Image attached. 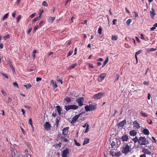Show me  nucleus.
I'll return each instance as SVG.
<instances>
[{
	"label": "nucleus",
	"instance_id": "nucleus-1",
	"mask_svg": "<svg viewBox=\"0 0 157 157\" xmlns=\"http://www.w3.org/2000/svg\"><path fill=\"white\" fill-rule=\"evenodd\" d=\"M131 150V146H129L128 144L126 143L122 147L121 151L123 153H124L125 155H127L129 152Z\"/></svg>",
	"mask_w": 157,
	"mask_h": 157
},
{
	"label": "nucleus",
	"instance_id": "nucleus-2",
	"mask_svg": "<svg viewBox=\"0 0 157 157\" xmlns=\"http://www.w3.org/2000/svg\"><path fill=\"white\" fill-rule=\"evenodd\" d=\"M139 144L141 145H145L149 144L147 140H146L145 137L141 136L139 139Z\"/></svg>",
	"mask_w": 157,
	"mask_h": 157
},
{
	"label": "nucleus",
	"instance_id": "nucleus-3",
	"mask_svg": "<svg viewBox=\"0 0 157 157\" xmlns=\"http://www.w3.org/2000/svg\"><path fill=\"white\" fill-rule=\"evenodd\" d=\"M112 148H113L115 150H117L118 147V142L117 141V138H115L113 139L111 144Z\"/></svg>",
	"mask_w": 157,
	"mask_h": 157
},
{
	"label": "nucleus",
	"instance_id": "nucleus-4",
	"mask_svg": "<svg viewBox=\"0 0 157 157\" xmlns=\"http://www.w3.org/2000/svg\"><path fill=\"white\" fill-rule=\"evenodd\" d=\"M102 92H99L98 94H95L93 97V98L94 99L98 100L100 99L103 95Z\"/></svg>",
	"mask_w": 157,
	"mask_h": 157
},
{
	"label": "nucleus",
	"instance_id": "nucleus-5",
	"mask_svg": "<svg viewBox=\"0 0 157 157\" xmlns=\"http://www.w3.org/2000/svg\"><path fill=\"white\" fill-rule=\"evenodd\" d=\"M84 101V98L81 97L77 99L76 102L78 103L79 106H82L83 105Z\"/></svg>",
	"mask_w": 157,
	"mask_h": 157
},
{
	"label": "nucleus",
	"instance_id": "nucleus-6",
	"mask_svg": "<svg viewBox=\"0 0 157 157\" xmlns=\"http://www.w3.org/2000/svg\"><path fill=\"white\" fill-rule=\"evenodd\" d=\"M44 127L46 130L49 131L50 130L51 126L49 122H46L44 124Z\"/></svg>",
	"mask_w": 157,
	"mask_h": 157
},
{
	"label": "nucleus",
	"instance_id": "nucleus-7",
	"mask_svg": "<svg viewBox=\"0 0 157 157\" xmlns=\"http://www.w3.org/2000/svg\"><path fill=\"white\" fill-rule=\"evenodd\" d=\"M81 114V113H80L79 114L76 115L75 116H74L72 118V121H71V123L72 124H74L78 118L79 117H80Z\"/></svg>",
	"mask_w": 157,
	"mask_h": 157
},
{
	"label": "nucleus",
	"instance_id": "nucleus-8",
	"mask_svg": "<svg viewBox=\"0 0 157 157\" xmlns=\"http://www.w3.org/2000/svg\"><path fill=\"white\" fill-rule=\"evenodd\" d=\"M68 153V150L67 149H65L61 153V156L62 157H67V155Z\"/></svg>",
	"mask_w": 157,
	"mask_h": 157
},
{
	"label": "nucleus",
	"instance_id": "nucleus-9",
	"mask_svg": "<svg viewBox=\"0 0 157 157\" xmlns=\"http://www.w3.org/2000/svg\"><path fill=\"white\" fill-rule=\"evenodd\" d=\"M110 154L113 156H116L117 157L118 156V151L117 150H115L113 148H112V151L110 152Z\"/></svg>",
	"mask_w": 157,
	"mask_h": 157
},
{
	"label": "nucleus",
	"instance_id": "nucleus-10",
	"mask_svg": "<svg viewBox=\"0 0 157 157\" xmlns=\"http://www.w3.org/2000/svg\"><path fill=\"white\" fill-rule=\"evenodd\" d=\"M106 76V73H102L99 76L98 80L99 82H101L104 80Z\"/></svg>",
	"mask_w": 157,
	"mask_h": 157
},
{
	"label": "nucleus",
	"instance_id": "nucleus-11",
	"mask_svg": "<svg viewBox=\"0 0 157 157\" xmlns=\"http://www.w3.org/2000/svg\"><path fill=\"white\" fill-rule=\"evenodd\" d=\"M142 152L144 154H147L151 155V151H150L147 149L144 148L142 150Z\"/></svg>",
	"mask_w": 157,
	"mask_h": 157
},
{
	"label": "nucleus",
	"instance_id": "nucleus-12",
	"mask_svg": "<svg viewBox=\"0 0 157 157\" xmlns=\"http://www.w3.org/2000/svg\"><path fill=\"white\" fill-rule=\"evenodd\" d=\"M50 83L54 89L57 87V85L56 84V82L55 81L53 80H51Z\"/></svg>",
	"mask_w": 157,
	"mask_h": 157
},
{
	"label": "nucleus",
	"instance_id": "nucleus-13",
	"mask_svg": "<svg viewBox=\"0 0 157 157\" xmlns=\"http://www.w3.org/2000/svg\"><path fill=\"white\" fill-rule=\"evenodd\" d=\"M121 140L123 142L126 141L127 142L128 140V135H123L122 137Z\"/></svg>",
	"mask_w": 157,
	"mask_h": 157
},
{
	"label": "nucleus",
	"instance_id": "nucleus-14",
	"mask_svg": "<svg viewBox=\"0 0 157 157\" xmlns=\"http://www.w3.org/2000/svg\"><path fill=\"white\" fill-rule=\"evenodd\" d=\"M133 126L136 128L139 129L140 128V124L138 123L136 121H133Z\"/></svg>",
	"mask_w": 157,
	"mask_h": 157
},
{
	"label": "nucleus",
	"instance_id": "nucleus-15",
	"mask_svg": "<svg viewBox=\"0 0 157 157\" xmlns=\"http://www.w3.org/2000/svg\"><path fill=\"white\" fill-rule=\"evenodd\" d=\"M68 127L64 128L62 130V133L64 135H66L67 134L68 131Z\"/></svg>",
	"mask_w": 157,
	"mask_h": 157
},
{
	"label": "nucleus",
	"instance_id": "nucleus-16",
	"mask_svg": "<svg viewBox=\"0 0 157 157\" xmlns=\"http://www.w3.org/2000/svg\"><path fill=\"white\" fill-rule=\"evenodd\" d=\"M137 134V132L135 130H131L129 132V134L131 136H135Z\"/></svg>",
	"mask_w": 157,
	"mask_h": 157
},
{
	"label": "nucleus",
	"instance_id": "nucleus-17",
	"mask_svg": "<svg viewBox=\"0 0 157 157\" xmlns=\"http://www.w3.org/2000/svg\"><path fill=\"white\" fill-rule=\"evenodd\" d=\"M142 132L145 135H148L149 134V130L146 128H144Z\"/></svg>",
	"mask_w": 157,
	"mask_h": 157
},
{
	"label": "nucleus",
	"instance_id": "nucleus-18",
	"mask_svg": "<svg viewBox=\"0 0 157 157\" xmlns=\"http://www.w3.org/2000/svg\"><path fill=\"white\" fill-rule=\"evenodd\" d=\"M126 123V121L124 120L120 122L119 123H118V126H119L120 127H123Z\"/></svg>",
	"mask_w": 157,
	"mask_h": 157
},
{
	"label": "nucleus",
	"instance_id": "nucleus-19",
	"mask_svg": "<svg viewBox=\"0 0 157 157\" xmlns=\"http://www.w3.org/2000/svg\"><path fill=\"white\" fill-rule=\"evenodd\" d=\"M60 117H57L56 120V124H55V125L56 126V127L57 128L59 126V122L60 121Z\"/></svg>",
	"mask_w": 157,
	"mask_h": 157
},
{
	"label": "nucleus",
	"instance_id": "nucleus-20",
	"mask_svg": "<svg viewBox=\"0 0 157 157\" xmlns=\"http://www.w3.org/2000/svg\"><path fill=\"white\" fill-rule=\"evenodd\" d=\"M57 111L58 112L59 115H60L61 114V112L62 111V109L60 108V106L59 105H57L56 107Z\"/></svg>",
	"mask_w": 157,
	"mask_h": 157
},
{
	"label": "nucleus",
	"instance_id": "nucleus-21",
	"mask_svg": "<svg viewBox=\"0 0 157 157\" xmlns=\"http://www.w3.org/2000/svg\"><path fill=\"white\" fill-rule=\"evenodd\" d=\"M8 63L10 67L14 71V69L13 68V66L12 64V62L10 59L7 60Z\"/></svg>",
	"mask_w": 157,
	"mask_h": 157
},
{
	"label": "nucleus",
	"instance_id": "nucleus-22",
	"mask_svg": "<svg viewBox=\"0 0 157 157\" xmlns=\"http://www.w3.org/2000/svg\"><path fill=\"white\" fill-rule=\"evenodd\" d=\"M89 106L91 111H93L96 108V105L90 104Z\"/></svg>",
	"mask_w": 157,
	"mask_h": 157
},
{
	"label": "nucleus",
	"instance_id": "nucleus-23",
	"mask_svg": "<svg viewBox=\"0 0 157 157\" xmlns=\"http://www.w3.org/2000/svg\"><path fill=\"white\" fill-rule=\"evenodd\" d=\"M55 17H49L48 20V21L49 23H52L53 22V21L55 20Z\"/></svg>",
	"mask_w": 157,
	"mask_h": 157
},
{
	"label": "nucleus",
	"instance_id": "nucleus-24",
	"mask_svg": "<svg viewBox=\"0 0 157 157\" xmlns=\"http://www.w3.org/2000/svg\"><path fill=\"white\" fill-rule=\"evenodd\" d=\"M150 13L151 16V17L152 16V18H153L154 16L156 14L155 13V11L153 8L151 9V10L150 11Z\"/></svg>",
	"mask_w": 157,
	"mask_h": 157
},
{
	"label": "nucleus",
	"instance_id": "nucleus-25",
	"mask_svg": "<svg viewBox=\"0 0 157 157\" xmlns=\"http://www.w3.org/2000/svg\"><path fill=\"white\" fill-rule=\"evenodd\" d=\"M41 18V13H40L39 16L36 17V18H35L33 20V22H34L36 21L37 20H39Z\"/></svg>",
	"mask_w": 157,
	"mask_h": 157
},
{
	"label": "nucleus",
	"instance_id": "nucleus-26",
	"mask_svg": "<svg viewBox=\"0 0 157 157\" xmlns=\"http://www.w3.org/2000/svg\"><path fill=\"white\" fill-rule=\"evenodd\" d=\"M90 139L88 138H86L83 143V145H84L89 142Z\"/></svg>",
	"mask_w": 157,
	"mask_h": 157
},
{
	"label": "nucleus",
	"instance_id": "nucleus-27",
	"mask_svg": "<svg viewBox=\"0 0 157 157\" xmlns=\"http://www.w3.org/2000/svg\"><path fill=\"white\" fill-rule=\"evenodd\" d=\"M76 65V63H74V64H72L70 67L68 68V70H70L73 69V68H75Z\"/></svg>",
	"mask_w": 157,
	"mask_h": 157
},
{
	"label": "nucleus",
	"instance_id": "nucleus-28",
	"mask_svg": "<svg viewBox=\"0 0 157 157\" xmlns=\"http://www.w3.org/2000/svg\"><path fill=\"white\" fill-rule=\"evenodd\" d=\"M64 100L66 101V102L67 103L71 101L70 98L68 97H66L64 99Z\"/></svg>",
	"mask_w": 157,
	"mask_h": 157
},
{
	"label": "nucleus",
	"instance_id": "nucleus-29",
	"mask_svg": "<svg viewBox=\"0 0 157 157\" xmlns=\"http://www.w3.org/2000/svg\"><path fill=\"white\" fill-rule=\"evenodd\" d=\"M65 109L67 111H68L70 109H71V105L65 106Z\"/></svg>",
	"mask_w": 157,
	"mask_h": 157
},
{
	"label": "nucleus",
	"instance_id": "nucleus-30",
	"mask_svg": "<svg viewBox=\"0 0 157 157\" xmlns=\"http://www.w3.org/2000/svg\"><path fill=\"white\" fill-rule=\"evenodd\" d=\"M117 39V36L116 35H113L111 39L112 40H116Z\"/></svg>",
	"mask_w": 157,
	"mask_h": 157
},
{
	"label": "nucleus",
	"instance_id": "nucleus-31",
	"mask_svg": "<svg viewBox=\"0 0 157 157\" xmlns=\"http://www.w3.org/2000/svg\"><path fill=\"white\" fill-rule=\"evenodd\" d=\"M132 141L135 143H136L137 142H138L139 139L137 136H135V137L132 139Z\"/></svg>",
	"mask_w": 157,
	"mask_h": 157
},
{
	"label": "nucleus",
	"instance_id": "nucleus-32",
	"mask_svg": "<svg viewBox=\"0 0 157 157\" xmlns=\"http://www.w3.org/2000/svg\"><path fill=\"white\" fill-rule=\"evenodd\" d=\"M85 109L86 111H91L90 106L86 105L85 107Z\"/></svg>",
	"mask_w": 157,
	"mask_h": 157
},
{
	"label": "nucleus",
	"instance_id": "nucleus-33",
	"mask_svg": "<svg viewBox=\"0 0 157 157\" xmlns=\"http://www.w3.org/2000/svg\"><path fill=\"white\" fill-rule=\"evenodd\" d=\"M8 15L9 13L6 14L3 17L2 20L4 21L5 19H6L8 17Z\"/></svg>",
	"mask_w": 157,
	"mask_h": 157
},
{
	"label": "nucleus",
	"instance_id": "nucleus-34",
	"mask_svg": "<svg viewBox=\"0 0 157 157\" xmlns=\"http://www.w3.org/2000/svg\"><path fill=\"white\" fill-rule=\"evenodd\" d=\"M24 86L27 89L30 88L31 87V85L29 83L27 85H24Z\"/></svg>",
	"mask_w": 157,
	"mask_h": 157
},
{
	"label": "nucleus",
	"instance_id": "nucleus-35",
	"mask_svg": "<svg viewBox=\"0 0 157 157\" xmlns=\"http://www.w3.org/2000/svg\"><path fill=\"white\" fill-rule=\"evenodd\" d=\"M78 108V107L75 105H71V109L75 110L77 109Z\"/></svg>",
	"mask_w": 157,
	"mask_h": 157
},
{
	"label": "nucleus",
	"instance_id": "nucleus-36",
	"mask_svg": "<svg viewBox=\"0 0 157 157\" xmlns=\"http://www.w3.org/2000/svg\"><path fill=\"white\" fill-rule=\"evenodd\" d=\"M132 22V20L131 19H129L127 20L126 24L127 25H129L130 23Z\"/></svg>",
	"mask_w": 157,
	"mask_h": 157
},
{
	"label": "nucleus",
	"instance_id": "nucleus-37",
	"mask_svg": "<svg viewBox=\"0 0 157 157\" xmlns=\"http://www.w3.org/2000/svg\"><path fill=\"white\" fill-rule=\"evenodd\" d=\"M59 76H57L56 78V81L57 82H60L61 84H63V81L62 79H59L58 78Z\"/></svg>",
	"mask_w": 157,
	"mask_h": 157
},
{
	"label": "nucleus",
	"instance_id": "nucleus-38",
	"mask_svg": "<svg viewBox=\"0 0 157 157\" xmlns=\"http://www.w3.org/2000/svg\"><path fill=\"white\" fill-rule=\"evenodd\" d=\"M102 29L101 27H100L98 29V32L99 34H101L102 33Z\"/></svg>",
	"mask_w": 157,
	"mask_h": 157
},
{
	"label": "nucleus",
	"instance_id": "nucleus-39",
	"mask_svg": "<svg viewBox=\"0 0 157 157\" xmlns=\"http://www.w3.org/2000/svg\"><path fill=\"white\" fill-rule=\"evenodd\" d=\"M42 5L43 6H48V5L46 1H44L42 4Z\"/></svg>",
	"mask_w": 157,
	"mask_h": 157
},
{
	"label": "nucleus",
	"instance_id": "nucleus-40",
	"mask_svg": "<svg viewBox=\"0 0 157 157\" xmlns=\"http://www.w3.org/2000/svg\"><path fill=\"white\" fill-rule=\"evenodd\" d=\"M39 25H36L34 28L33 29V31L34 32H35L36 30L37 29L39 28Z\"/></svg>",
	"mask_w": 157,
	"mask_h": 157
},
{
	"label": "nucleus",
	"instance_id": "nucleus-41",
	"mask_svg": "<svg viewBox=\"0 0 157 157\" xmlns=\"http://www.w3.org/2000/svg\"><path fill=\"white\" fill-rule=\"evenodd\" d=\"M10 36L9 35H7L3 37L4 39L5 40H6L7 39L9 38Z\"/></svg>",
	"mask_w": 157,
	"mask_h": 157
},
{
	"label": "nucleus",
	"instance_id": "nucleus-42",
	"mask_svg": "<svg viewBox=\"0 0 157 157\" xmlns=\"http://www.w3.org/2000/svg\"><path fill=\"white\" fill-rule=\"evenodd\" d=\"M74 141L75 143V144L77 146H80V144L79 143H78L77 142V141L75 139Z\"/></svg>",
	"mask_w": 157,
	"mask_h": 157
},
{
	"label": "nucleus",
	"instance_id": "nucleus-43",
	"mask_svg": "<svg viewBox=\"0 0 157 157\" xmlns=\"http://www.w3.org/2000/svg\"><path fill=\"white\" fill-rule=\"evenodd\" d=\"M21 15H19L17 18V23H18L20 20L21 19Z\"/></svg>",
	"mask_w": 157,
	"mask_h": 157
},
{
	"label": "nucleus",
	"instance_id": "nucleus-44",
	"mask_svg": "<svg viewBox=\"0 0 157 157\" xmlns=\"http://www.w3.org/2000/svg\"><path fill=\"white\" fill-rule=\"evenodd\" d=\"M89 124H87V126H86V129L85 131V133H87L89 131Z\"/></svg>",
	"mask_w": 157,
	"mask_h": 157
},
{
	"label": "nucleus",
	"instance_id": "nucleus-45",
	"mask_svg": "<svg viewBox=\"0 0 157 157\" xmlns=\"http://www.w3.org/2000/svg\"><path fill=\"white\" fill-rule=\"evenodd\" d=\"M140 114L142 116H143L144 117H147V115L145 113L141 112Z\"/></svg>",
	"mask_w": 157,
	"mask_h": 157
},
{
	"label": "nucleus",
	"instance_id": "nucleus-46",
	"mask_svg": "<svg viewBox=\"0 0 157 157\" xmlns=\"http://www.w3.org/2000/svg\"><path fill=\"white\" fill-rule=\"evenodd\" d=\"M44 21H41L38 25L39 27H40L42 26V24L44 23Z\"/></svg>",
	"mask_w": 157,
	"mask_h": 157
},
{
	"label": "nucleus",
	"instance_id": "nucleus-47",
	"mask_svg": "<svg viewBox=\"0 0 157 157\" xmlns=\"http://www.w3.org/2000/svg\"><path fill=\"white\" fill-rule=\"evenodd\" d=\"M109 61V59L108 57H107V58L105 60L104 62L103 63L104 65H105Z\"/></svg>",
	"mask_w": 157,
	"mask_h": 157
},
{
	"label": "nucleus",
	"instance_id": "nucleus-48",
	"mask_svg": "<svg viewBox=\"0 0 157 157\" xmlns=\"http://www.w3.org/2000/svg\"><path fill=\"white\" fill-rule=\"evenodd\" d=\"M1 92L3 95V96H5L7 95L6 93L3 90H2Z\"/></svg>",
	"mask_w": 157,
	"mask_h": 157
},
{
	"label": "nucleus",
	"instance_id": "nucleus-49",
	"mask_svg": "<svg viewBox=\"0 0 157 157\" xmlns=\"http://www.w3.org/2000/svg\"><path fill=\"white\" fill-rule=\"evenodd\" d=\"M2 75L4 76L6 78H9V77L8 76V75L7 74H5V73H2Z\"/></svg>",
	"mask_w": 157,
	"mask_h": 157
},
{
	"label": "nucleus",
	"instance_id": "nucleus-50",
	"mask_svg": "<svg viewBox=\"0 0 157 157\" xmlns=\"http://www.w3.org/2000/svg\"><path fill=\"white\" fill-rule=\"evenodd\" d=\"M141 52H142V50H140L137 52L136 53V54H135V55H136V56H137V55H139V54H140L141 53Z\"/></svg>",
	"mask_w": 157,
	"mask_h": 157
},
{
	"label": "nucleus",
	"instance_id": "nucleus-51",
	"mask_svg": "<svg viewBox=\"0 0 157 157\" xmlns=\"http://www.w3.org/2000/svg\"><path fill=\"white\" fill-rule=\"evenodd\" d=\"M13 85L15 87H16L18 88V86L17 83L16 82H14L13 83Z\"/></svg>",
	"mask_w": 157,
	"mask_h": 157
},
{
	"label": "nucleus",
	"instance_id": "nucleus-52",
	"mask_svg": "<svg viewBox=\"0 0 157 157\" xmlns=\"http://www.w3.org/2000/svg\"><path fill=\"white\" fill-rule=\"evenodd\" d=\"M29 124H33L32 123V120L31 118H30L29 119Z\"/></svg>",
	"mask_w": 157,
	"mask_h": 157
},
{
	"label": "nucleus",
	"instance_id": "nucleus-53",
	"mask_svg": "<svg viewBox=\"0 0 157 157\" xmlns=\"http://www.w3.org/2000/svg\"><path fill=\"white\" fill-rule=\"evenodd\" d=\"M88 66L89 68H94V67L92 64L89 63L88 64Z\"/></svg>",
	"mask_w": 157,
	"mask_h": 157
},
{
	"label": "nucleus",
	"instance_id": "nucleus-54",
	"mask_svg": "<svg viewBox=\"0 0 157 157\" xmlns=\"http://www.w3.org/2000/svg\"><path fill=\"white\" fill-rule=\"evenodd\" d=\"M143 84L145 85L148 86L149 85V82L147 81H144L143 82Z\"/></svg>",
	"mask_w": 157,
	"mask_h": 157
},
{
	"label": "nucleus",
	"instance_id": "nucleus-55",
	"mask_svg": "<svg viewBox=\"0 0 157 157\" xmlns=\"http://www.w3.org/2000/svg\"><path fill=\"white\" fill-rule=\"evenodd\" d=\"M16 11H15L12 14V16L13 18H14L15 17V15H16Z\"/></svg>",
	"mask_w": 157,
	"mask_h": 157
},
{
	"label": "nucleus",
	"instance_id": "nucleus-56",
	"mask_svg": "<svg viewBox=\"0 0 157 157\" xmlns=\"http://www.w3.org/2000/svg\"><path fill=\"white\" fill-rule=\"evenodd\" d=\"M36 13H33L32 14L30 15V17L31 18H32L33 17L36 15Z\"/></svg>",
	"mask_w": 157,
	"mask_h": 157
},
{
	"label": "nucleus",
	"instance_id": "nucleus-57",
	"mask_svg": "<svg viewBox=\"0 0 157 157\" xmlns=\"http://www.w3.org/2000/svg\"><path fill=\"white\" fill-rule=\"evenodd\" d=\"M42 79L40 77H36V81L37 82H38L40 81Z\"/></svg>",
	"mask_w": 157,
	"mask_h": 157
},
{
	"label": "nucleus",
	"instance_id": "nucleus-58",
	"mask_svg": "<svg viewBox=\"0 0 157 157\" xmlns=\"http://www.w3.org/2000/svg\"><path fill=\"white\" fill-rule=\"evenodd\" d=\"M134 16L136 17H138V15L137 13L136 12H134Z\"/></svg>",
	"mask_w": 157,
	"mask_h": 157
},
{
	"label": "nucleus",
	"instance_id": "nucleus-59",
	"mask_svg": "<svg viewBox=\"0 0 157 157\" xmlns=\"http://www.w3.org/2000/svg\"><path fill=\"white\" fill-rule=\"evenodd\" d=\"M3 44L1 43V42H0V49H2L3 48Z\"/></svg>",
	"mask_w": 157,
	"mask_h": 157
},
{
	"label": "nucleus",
	"instance_id": "nucleus-60",
	"mask_svg": "<svg viewBox=\"0 0 157 157\" xmlns=\"http://www.w3.org/2000/svg\"><path fill=\"white\" fill-rule=\"evenodd\" d=\"M72 53V52L71 51L69 52L67 54V57H68L71 56Z\"/></svg>",
	"mask_w": 157,
	"mask_h": 157
},
{
	"label": "nucleus",
	"instance_id": "nucleus-61",
	"mask_svg": "<svg viewBox=\"0 0 157 157\" xmlns=\"http://www.w3.org/2000/svg\"><path fill=\"white\" fill-rule=\"evenodd\" d=\"M140 38L141 39H143V40H145V38L144 37V36L143 34H141L140 35Z\"/></svg>",
	"mask_w": 157,
	"mask_h": 157
},
{
	"label": "nucleus",
	"instance_id": "nucleus-62",
	"mask_svg": "<svg viewBox=\"0 0 157 157\" xmlns=\"http://www.w3.org/2000/svg\"><path fill=\"white\" fill-rule=\"evenodd\" d=\"M117 20L116 19H114L113 21V25H115V23L117 22Z\"/></svg>",
	"mask_w": 157,
	"mask_h": 157
},
{
	"label": "nucleus",
	"instance_id": "nucleus-63",
	"mask_svg": "<svg viewBox=\"0 0 157 157\" xmlns=\"http://www.w3.org/2000/svg\"><path fill=\"white\" fill-rule=\"evenodd\" d=\"M156 50V48H151L150 49V51H154Z\"/></svg>",
	"mask_w": 157,
	"mask_h": 157
},
{
	"label": "nucleus",
	"instance_id": "nucleus-64",
	"mask_svg": "<svg viewBox=\"0 0 157 157\" xmlns=\"http://www.w3.org/2000/svg\"><path fill=\"white\" fill-rule=\"evenodd\" d=\"M32 30V28H30L29 29L27 33L28 34H29L30 33V32H31Z\"/></svg>",
	"mask_w": 157,
	"mask_h": 157
}]
</instances>
